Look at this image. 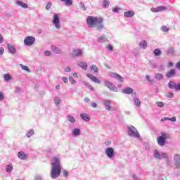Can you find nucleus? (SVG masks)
<instances>
[{
  "instance_id": "obj_1",
  "label": "nucleus",
  "mask_w": 180,
  "mask_h": 180,
  "mask_svg": "<svg viewBox=\"0 0 180 180\" xmlns=\"http://www.w3.org/2000/svg\"><path fill=\"white\" fill-rule=\"evenodd\" d=\"M88 27L90 29H92L95 27L97 23H99L100 22H103V19L102 18H98L94 16H89L86 19Z\"/></svg>"
},
{
  "instance_id": "obj_2",
  "label": "nucleus",
  "mask_w": 180,
  "mask_h": 180,
  "mask_svg": "<svg viewBox=\"0 0 180 180\" xmlns=\"http://www.w3.org/2000/svg\"><path fill=\"white\" fill-rule=\"evenodd\" d=\"M128 135L130 137H134V139H138V140H141L140 138V133L137 131V129L134 126L131 125L127 127Z\"/></svg>"
},
{
  "instance_id": "obj_3",
  "label": "nucleus",
  "mask_w": 180,
  "mask_h": 180,
  "mask_svg": "<svg viewBox=\"0 0 180 180\" xmlns=\"http://www.w3.org/2000/svg\"><path fill=\"white\" fill-rule=\"evenodd\" d=\"M171 139V136L167 133H161V136L158 137V144L160 147H164L165 146V143L167 140H169Z\"/></svg>"
},
{
  "instance_id": "obj_4",
  "label": "nucleus",
  "mask_w": 180,
  "mask_h": 180,
  "mask_svg": "<svg viewBox=\"0 0 180 180\" xmlns=\"http://www.w3.org/2000/svg\"><path fill=\"white\" fill-rule=\"evenodd\" d=\"M60 174H61V167L51 166L50 175L52 179H57V178L60 176Z\"/></svg>"
},
{
  "instance_id": "obj_5",
  "label": "nucleus",
  "mask_w": 180,
  "mask_h": 180,
  "mask_svg": "<svg viewBox=\"0 0 180 180\" xmlns=\"http://www.w3.org/2000/svg\"><path fill=\"white\" fill-rule=\"evenodd\" d=\"M52 23L57 30L61 28V23L60 22V16L57 13H53Z\"/></svg>"
},
{
  "instance_id": "obj_6",
  "label": "nucleus",
  "mask_w": 180,
  "mask_h": 180,
  "mask_svg": "<svg viewBox=\"0 0 180 180\" xmlns=\"http://www.w3.org/2000/svg\"><path fill=\"white\" fill-rule=\"evenodd\" d=\"M153 157L155 160H164V158H167V153L160 152L158 150H155L153 151Z\"/></svg>"
},
{
  "instance_id": "obj_7",
  "label": "nucleus",
  "mask_w": 180,
  "mask_h": 180,
  "mask_svg": "<svg viewBox=\"0 0 180 180\" xmlns=\"http://www.w3.org/2000/svg\"><path fill=\"white\" fill-rule=\"evenodd\" d=\"M51 167H61V157L60 155H54L52 158Z\"/></svg>"
},
{
  "instance_id": "obj_8",
  "label": "nucleus",
  "mask_w": 180,
  "mask_h": 180,
  "mask_svg": "<svg viewBox=\"0 0 180 180\" xmlns=\"http://www.w3.org/2000/svg\"><path fill=\"white\" fill-rule=\"evenodd\" d=\"M105 155L109 158L110 160H112L115 158V148L112 147H108L105 149Z\"/></svg>"
},
{
  "instance_id": "obj_9",
  "label": "nucleus",
  "mask_w": 180,
  "mask_h": 180,
  "mask_svg": "<svg viewBox=\"0 0 180 180\" xmlns=\"http://www.w3.org/2000/svg\"><path fill=\"white\" fill-rule=\"evenodd\" d=\"M34 41H36V38L32 36H28L24 39V44L25 46H33L34 44Z\"/></svg>"
},
{
  "instance_id": "obj_10",
  "label": "nucleus",
  "mask_w": 180,
  "mask_h": 180,
  "mask_svg": "<svg viewBox=\"0 0 180 180\" xmlns=\"http://www.w3.org/2000/svg\"><path fill=\"white\" fill-rule=\"evenodd\" d=\"M104 85L105 86L108 88V89H110V91H113L114 92H117V88L115 86V84H113V83L110 82V81L105 80Z\"/></svg>"
},
{
  "instance_id": "obj_11",
  "label": "nucleus",
  "mask_w": 180,
  "mask_h": 180,
  "mask_svg": "<svg viewBox=\"0 0 180 180\" xmlns=\"http://www.w3.org/2000/svg\"><path fill=\"white\" fill-rule=\"evenodd\" d=\"M132 98H133L134 105L135 106H137V108H140V106H141V101H140V98L137 97V94L132 93Z\"/></svg>"
},
{
  "instance_id": "obj_12",
  "label": "nucleus",
  "mask_w": 180,
  "mask_h": 180,
  "mask_svg": "<svg viewBox=\"0 0 180 180\" xmlns=\"http://www.w3.org/2000/svg\"><path fill=\"white\" fill-rule=\"evenodd\" d=\"M73 57H81L84 54V49H73Z\"/></svg>"
},
{
  "instance_id": "obj_13",
  "label": "nucleus",
  "mask_w": 180,
  "mask_h": 180,
  "mask_svg": "<svg viewBox=\"0 0 180 180\" xmlns=\"http://www.w3.org/2000/svg\"><path fill=\"white\" fill-rule=\"evenodd\" d=\"M176 75V70L175 69H170L165 75L166 78H174Z\"/></svg>"
},
{
  "instance_id": "obj_14",
  "label": "nucleus",
  "mask_w": 180,
  "mask_h": 180,
  "mask_svg": "<svg viewBox=\"0 0 180 180\" xmlns=\"http://www.w3.org/2000/svg\"><path fill=\"white\" fill-rule=\"evenodd\" d=\"M72 137L75 139V137H78L81 136V129L79 128H75L72 130L71 133Z\"/></svg>"
},
{
  "instance_id": "obj_15",
  "label": "nucleus",
  "mask_w": 180,
  "mask_h": 180,
  "mask_svg": "<svg viewBox=\"0 0 180 180\" xmlns=\"http://www.w3.org/2000/svg\"><path fill=\"white\" fill-rule=\"evenodd\" d=\"M174 165L176 168H180V155L175 154L174 156Z\"/></svg>"
},
{
  "instance_id": "obj_16",
  "label": "nucleus",
  "mask_w": 180,
  "mask_h": 180,
  "mask_svg": "<svg viewBox=\"0 0 180 180\" xmlns=\"http://www.w3.org/2000/svg\"><path fill=\"white\" fill-rule=\"evenodd\" d=\"M109 75L112 78H115V79H118L120 82H123V77H122V76L119 75L118 74L115 72H110Z\"/></svg>"
},
{
  "instance_id": "obj_17",
  "label": "nucleus",
  "mask_w": 180,
  "mask_h": 180,
  "mask_svg": "<svg viewBox=\"0 0 180 180\" xmlns=\"http://www.w3.org/2000/svg\"><path fill=\"white\" fill-rule=\"evenodd\" d=\"M77 64L78 67L83 70V71H86V70H88V64L86 63L83 61H78Z\"/></svg>"
},
{
  "instance_id": "obj_18",
  "label": "nucleus",
  "mask_w": 180,
  "mask_h": 180,
  "mask_svg": "<svg viewBox=\"0 0 180 180\" xmlns=\"http://www.w3.org/2000/svg\"><path fill=\"white\" fill-rule=\"evenodd\" d=\"M86 77L91 79L93 82H95V84H101V80L98 79V77L94 76L92 74H87Z\"/></svg>"
},
{
  "instance_id": "obj_19",
  "label": "nucleus",
  "mask_w": 180,
  "mask_h": 180,
  "mask_svg": "<svg viewBox=\"0 0 180 180\" xmlns=\"http://www.w3.org/2000/svg\"><path fill=\"white\" fill-rule=\"evenodd\" d=\"M7 49L10 54H15L16 47L11 44H7Z\"/></svg>"
},
{
  "instance_id": "obj_20",
  "label": "nucleus",
  "mask_w": 180,
  "mask_h": 180,
  "mask_svg": "<svg viewBox=\"0 0 180 180\" xmlns=\"http://www.w3.org/2000/svg\"><path fill=\"white\" fill-rule=\"evenodd\" d=\"M18 157L20 158V160H22V161H26L27 160V154L25 153L23 151H20L18 153Z\"/></svg>"
},
{
  "instance_id": "obj_21",
  "label": "nucleus",
  "mask_w": 180,
  "mask_h": 180,
  "mask_svg": "<svg viewBox=\"0 0 180 180\" xmlns=\"http://www.w3.org/2000/svg\"><path fill=\"white\" fill-rule=\"evenodd\" d=\"M133 91L131 87H127L122 89V94H125V95H130V94H131V96H133V94H136V92H133Z\"/></svg>"
},
{
  "instance_id": "obj_22",
  "label": "nucleus",
  "mask_w": 180,
  "mask_h": 180,
  "mask_svg": "<svg viewBox=\"0 0 180 180\" xmlns=\"http://www.w3.org/2000/svg\"><path fill=\"white\" fill-rule=\"evenodd\" d=\"M163 160H166V165H167V167H172L173 163H172V158L170 157L168 155V153H167V158H164Z\"/></svg>"
},
{
  "instance_id": "obj_23",
  "label": "nucleus",
  "mask_w": 180,
  "mask_h": 180,
  "mask_svg": "<svg viewBox=\"0 0 180 180\" xmlns=\"http://www.w3.org/2000/svg\"><path fill=\"white\" fill-rule=\"evenodd\" d=\"M167 9L166 6H160L157 8H151V11L156 13L157 12H162V11H165Z\"/></svg>"
},
{
  "instance_id": "obj_24",
  "label": "nucleus",
  "mask_w": 180,
  "mask_h": 180,
  "mask_svg": "<svg viewBox=\"0 0 180 180\" xmlns=\"http://www.w3.org/2000/svg\"><path fill=\"white\" fill-rule=\"evenodd\" d=\"M103 103L107 110H110V109H112V107L110 106L112 101L110 100H104Z\"/></svg>"
},
{
  "instance_id": "obj_25",
  "label": "nucleus",
  "mask_w": 180,
  "mask_h": 180,
  "mask_svg": "<svg viewBox=\"0 0 180 180\" xmlns=\"http://www.w3.org/2000/svg\"><path fill=\"white\" fill-rule=\"evenodd\" d=\"M51 51H53V53H55L56 54H61V53H63L61 49L55 46H51Z\"/></svg>"
},
{
  "instance_id": "obj_26",
  "label": "nucleus",
  "mask_w": 180,
  "mask_h": 180,
  "mask_svg": "<svg viewBox=\"0 0 180 180\" xmlns=\"http://www.w3.org/2000/svg\"><path fill=\"white\" fill-rule=\"evenodd\" d=\"M154 77L156 81H163L164 75L161 73H155Z\"/></svg>"
},
{
  "instance_id": "obj_27",
  "label": "nucleus",
  "mask_w": 180,
  "mask_h": 180,
  "mask_svg": "<svg viewBox=\"0 0 180 180\" xmlns=\"http://www.w3.org/2000/svg\"><path fill=\"white\" fill-rule=\"evenodd\" d=\"M3 78L6 82H9V81H12V76L9 73H6L3 75Z\"/></svg>"
},
{
  "instance_id": "obj_28",
  "label": "nucleus",
  "mask_w": 180,
  "mask_h": 180,
  "mask_svg": "<svg viewBox=\"0 0 180 180\" xmlns=\"http://www.w3.org/2000/svg\"><path fill=\"white\" fill-rule=\"evenodd\" d=\"M66 119L68 122H70V123H71L72 124H75V123L77 122V120H75V118L74 117H72V115H68L66 117Z\"/></svg>"
},
{
  "instance_id": "obj_29",
  "label": "nucleus",
  "mask_w": 180,
  "mask_h": 180,
  "mask_svg": "<svg viewBox=\"0 0 180 180\" xmlns=\"http://www.w3.org/2000/svg\"><path fill=\"white\" fill-rule=\"evenodd\" d=\"M95 27H96L97 30H99V32H101V30H103V29H105V25L102 24V22H100L96 23Z\"/></svg>"
},
{
  "instance_id": "obj_30",
  "label": "nucleus",
  "mask_w": 180,
  "mask_h": 180,
  "mask_svg": "<svg viewBox=\"0 0 180 180\" xmlns=\"http://www.w3.org/2000/svg\"><path fill=\"white\" fill-rule=\"evenodd\" d=\"M148 44H147V41H141L139 43V47L141 49H143V50H146V49L148 47Z\"/></svg>"
},
{
  "instance_id": "obj_31",
  "label": "nucleus",
  "mask_w": 180,
  "mask_h": 180,
  "mask_svg": "<svg viewBox=\"0 0 180 180\" xmlns=\"http://www.w3.org/2000/svg\"><path fill=\"white\" fill-rule=\"evenodd\" d=\"M124 16L125 18H133V16H134V12L131 11H127L124 13Z\"/></svg>"
},
{
  "instance_id": "obj_32",
  "label": "nucleus",
  "mask_w": 180,
  "mask_h": 180,
  "mask_svg": "<svg viewBox=\"0 0 180 180\" xmlns=\"http://www.w3.org/2000/svg\"><path fill=\"white\" fill-rule=\"evenodd\" d=\"M16 4L18 5V6H21V8H23L24 9H27V8H29L27 4L20 1H17Z\"/></svg>"
},
{
  "instance_id": "obj_33",
  "label": "nucleus",
  "mask_w": 180,
  "mask_h": 180,
  "mask_svg": "<svg viewBox=\"0 0 180 180\" xmlns=\"http://www.w3.org/2000/svg\"><path fill=\"white\" fill-rule=\"evenodd\" d=\"M89 70H90V71L94 72V74H97L98 68V66H96V65H91L89 67Z\"/></svg>"
},
{
  "instance_id": "obj_34",
  "label": "nucleus",
  "mask_w": 180,
  "mask_h": 180,
  "mask_svg": "<svg viewBox=\"0 0 180 180\" xmlns=\"http://www.w3.org/2000/svg\"><path fill=\"white\" fill-rule=\"evenodd\" d=\"M176 87V82H174V81H170L168 83V88H169V89H174Z\"/></svg>"
},
{
  "instance_id": "obj_35",
  "label": "nucleus",
  "mask_w": 180,
  "mask_h": 180,
  "mask_svg": "<svg viewBox=\"0 0 180 180\" xmlns=\"http://www.w3.org/2000/svg\"><path fill=\"white\" fill-rule=\"evenodd\" d=\"M106 40L108 39H106V36L105 35H102L101 37H99L97 39V41H98V43H105Z\"/></svg>"
},
{
  "instance_id": "obj_36",
  "label": "nucleus",
  "mask_w": 180,
  "mask_h": 180,
  "mask_svg": "<svg viewBox=\"0 0 180 180\" xmlns=\"http://www.w3.org/2000/svg\"><path fill=\"white\" fill-rule=\"evenodd\" d=\"M162 122H167V120H171V122H176V117H172L169 118L168 117L162 118Z\"/></svg>"
},
{
  "instance_id": "obj_37",
  "label": "nucleus",
  "mask_w": 180,
  "mask_h": 180,
  "mask_svg": "<svg viewBox=\"0 0 180 180\" xmlns=\"http://www.w3.org/2000/svg\"><path fill=\"white\" fill-rule=\"evenodd\" d=\"M6 171L8 174H11L13 171V166L12 165H8L6 168Z\"/></svg>"
},
{
  "instance_id": "obj_38",
  "label": "nucleus",
  "mask_w": 180,
  "mask_h": 180,
  "mask_svg": "<svg viewBox=\"0 0 180 180\" xmlns=\"http://www.w3.org/2000/svg\"><path fill=\"white\" fill-rule=\"evenodd\" d=\"M53 101H54V103L55 105H56V106H58V105H60V103H61V98L60 97H54L53 98Z\"/></svg>"
},
{
  "instance_id": "obj_39",
  "label": "nucleus",
  "mask_w": 180,
  "mask_h": 180,
  "mask_svg": "<svg viewBox=\"0 0 180 180\" xmlns=\"http://www.w3.org/2000/svg\"><path fill=\"white\" fill-rule=\"evenodd\" d=\"M80 117L83 120H85V122H89V116H88V115H86V114H81Z\"/></svg>"
},
{
  "instance_id": "obj_40",
  "label": "nucleus",
  "mask_w": 180,
  "mask_h": 180,
  "mask_svg": "<svg viewBox=\"0 0 180 180\" xmlns=\"http://www.w3.org/2000/svg\"><path fill=\"white\" fill-rule=\"evenodd\" d=\"M61 2H65V5L67 6H71L72 5V0H60Z\"/></svg>"
},
{
  "instance_id": "obj_41",
  "label": "nucleus",
  "mask_w": 180,
  "mask_h": 180,
  "mask_svg": "<svg viewBox=\"0 0 180 180\" xmlns=\"http://www.w3.org/2000/svg\"><path fill=\"white\" fill-rule=\"evenodd\" d=\"M27 137H32V136H34V130L33 129H30L27 134H26Z\"/></svg>"
},
{
  "instance_id": "obj_42",
  "label": "nucleus",
  "mask_w": 180,
  "mask_h": 180,
  "mask_svg": "<svg viewBox=\"0 0 180 180\" xmlns=\"http://www.w3.org/2000/svg\"><path fill=\"white\" fill-rule=\"evenodd\" d=\"M20 67H21L22 70H23V71H27V72H30V70L29 69V68L23 64H20Z\"/></svg>"
},
{
  "instance_id": "obj_43",
  "label": "nucleus",
  "mask_w": 180,
  "mask_h": 180,
  "mask_svg": "<svg viewBox=\"0 0 180 180\" xmlns=\"http://www.w3.org/2000/svg\"><path fill=\"white\" fill-rule=\"evenodd\" d=\"M161 49H156L154 50L153 51V54H155V56H156V57H158V56H160L161 54Z\"/></svg>"
},
{
  "instance_id": "obj_44",
  "label": "nucleus",
  "mask_w": 180,
  "mask_h": 180,
  "mask_svg": "<svg viewBox=\"0 0 180 180\" xmlns=\"http://www.w3.org/2000/svg\"><path fill=\"white\" fill-rule=\"evenodd\" d=\"M83 84L85 85V86H87V88H89V89H91V91H94V87H92V86L88 83L87 82H83Z\"/></svg>"
},
{
  "instance_id": "obj_45",
  "label": "nucleus",
  "mask_w": 180,
  "mask_h": 180,
  "mask_svg": "<svg viewBox=\"0 0 180 180\" xmlns=\"http://www.w3.org/2000/svg\"><path fill=\"white\" fill-rule=\"evenodd\" d=\"M146 79L149 82V84H153L154 82V79H151V77L150 75H146Z\"/></svg>"
},
{
  "instance_id": "obj_46",
  "label": "nucleus",
  "mask_w": 180,
  "mask_h": 180,
  "mask_svg": "<svg viewBox=\"0 0 180 180\" xmlns=\"http://www.w3.org/2000/svg\"><path fill=\"white\" fill-rule=\"evenodd\" d=\"M110 4V3L108 0H104L103 1V8H108V6H109Z\"/></svg>"
},
{
  "instance_id": "obj_47",
  "label": "nucleus",
  "mask_w": 180,
  "mask_h": 180,
  "mask_svg": "<svg viewBox=\"0 0 180 180\" xmlns=\"http://www.w3.org/2000/svg\"><path fill=\"white\" fill-rule=\"evenodd\" d=\"M69 81L72 85H75V84H77V81H75V79H74V77H72V76L69 77Z\"/></svg>"
},
{
  "instance_id": "obj_48",
  "label": "nucleus",
  "mask_w": 180,
  "mask_h": 180,
  "mask_svg": "<svg viewBox=\"0 0 180 180\" xmlns=\"http://www.w3.org/2000/svg\"><path fill=\"white\" fill-rule=\"evenodd\" d=\"M167 54H174L175 52L172 48H169L167 51Z\"/></svg>"
},
{
  "instance_id": "obj_49",
  "label": "nucleus",
  "mask_w": 180,
  "mask_h": 180,
  "mask_svg": "<svg viewBox=\"0 0 180 180\" xmlns=\"http://www.w3.org/2000/svg\"><path fill=\"white\" fill-rule=\"evenodd\" d=\"M165 96L167 98H174V93L171 92V91H169L166 95Z\"/></svg>"
},
{
  "instance_id": "obj_50",
  "label": "nucleus",
  "mask_w": 180,
  "mask_h": 180,
  "mask_svg": "<svg viewBox=\"0 0 180 180\" xmlns=\"http://www.w3.org/2000/svg\"><path fill=\"white\" fill-rule=\"evenodd\" d=\"M161 30L162 32H169V28H168V27H167V26H162L161 27Z\"/></svg>"
},
{
  "instance_id": "obj_51",
  "label": "nucleus",
  "mask_w": 180,
  "mask_h": 180,
  "mask_svg": "<svg viewBox=\"0 0 180 180\" xmlns=\"http://www.w3.org/2000/svg\"><path fill=\"white\" fill-rule=\"evenodd\" d=\"M79 6L82 10L86 11V7H85V4H82V2L79 3Z\"/></svg>"
},
{
  "instance_id": "obj_52",
  "label": "nucleus",
  "mask_w": 180,
  "mask_h": 180,
  "mask_svg": "<svg viewBox=\"0 0 180 180\" xmlns=\"http://www.w3.org/2000/svg\"><path fill=\"white\" fill-rule=\"evenodd\" d=\"M157 106H158V108H164V103L159 101L156 103Z\"/></svg>"
},
{
  "instance_id": "obj_53",
  "label": "nucleus",
  "mask_w": 180,
  "mask_h": 180,
  "mask_svg": "<svg viewBox=\"0 0 180 180\" xmlns=\"http://www.w3.org/2000/svg\"><path fill=\"white\" fill-rule=\"evenodd\" d=\"M15 94H20V92H22V89H20V87H15Z\"/></svg>"
},
{
  "instance_id": "obj_54",
  "label": "nucleus",
  "mask_w": 180,
  "mask_h": 180,
  "mask_svg": "<svg viewBox=\"0 0 180 180\" xmlns=\"http://www.w3.org/2000/svg\"><path fill=\"white\" fill-rule=\"evenodd\" d=\"M119 11H120V8L119 7H115L112 8V12H114V13H117V12H119Z\"/></svg>"
},
{
  "instance_id": "obj_55",
  "label": "nucleus",
  "mask_w": 180,
  "mask_h": 180,
  "mask_svg": "<svg viewBox=\"0 0 180 180\" xmlns=\"http://www.w3.org/2000/svg\"><path fill=\"white\" fill-rule=\"evenodd\" d=\"M51 8V2H49V3L46 4V11H50Z\"/></svg>"
},
{
  "instance_id": "obj_56",
  "label": "nucleus",
  "mask_w": 180,
  "mask_h": 180,
  "mask_svg": "<svg viewBox=\"0 0 180 180\" xmlns=\"http://www.w3.org/2000/svg\"><path fill=\"white\" fill-rule=\"evenodd\" d=\"M4 99H5V96L2 91H0V101H4Z\"/></svg>"
},
{
  "instance_id": "obj_57",
  "label": "nucleus",
  "mask_w": 180,
  "mask_h": 180,
  "mask_svg": "<svg viewBox=\"0 0 180 180\" xmlns=\"http://www.w3.org/2000/svg\"><path fill=\"white\" fill-rule=\"evenodd\" d=\"M44 56H46V57H50V56H51V52L49 51H46L44 53Z\"/></svg>"
},
{
  "instance_id": "obj_58",
  "label": "nucleus",
  "mask_w": 180,
  "mask_h": 180,
  "mask_svg": "<svg viewBox=\"0 0 180 180\" xmlns=\"http://www.w3.org/2000/svg\"><path fill=\"white\" fill-rule=\"evenodd\" d=\"M107 49H108L109 51H113V46L109 44V45L107 46Z\"/></svg>"
},
{
  "instance_id": "obj_59",
  "label": "nucleus",
  "mask_w": 180,
  "mask_h": 180,
  "mask_svg": "<svg viewBox=\"0 0 180 180\" xmlns=\"http://www.w3.org/2000/svg\"><path fill=\"white\" fill-rule=\"evenodd\" d=\"M64 71L65 72H71V68L70 67L65 68Z\"/></svg>"
},
{
  "instance_id": "obj_60",
  "label": "nucleus",
  "mask_w": 180,
  "mask_h": 180,
  "mask_svg": "<svg viewBox=\"0 0 180 180\" xmlns=\"http://www.w3.org/2000/svg\"><path fill=\"white\" fill-rule=\"evenodd\" d=\"M63 176H64L65 178H67V176H68V171L64 170V171L63 172Z\"/></svg>"
},
{
  "instance_id": "obj_61",
  "label": "nucleus",
  "mask_w": 180,
  "mask_h": 180,
  "mask_svg": "<svg viewBox=\"0 0 180 180\" xmlns=\"http://www.w3.org/2000/svg\"><path fill=\"white\" fill-rule=\"evenodd\" d=\"M133 54L135 56V57H137V56H139V51L136 50V49H134L133 51H132Z\"/></svg>"
},
{
  "instance_id": "obj_62",
  "label": "nucleus",
  "mask_w": 180,
  "mask_h": 180,
  "mask_svg": "<svg viewBox=\"0 0 180 180\" xmlns=\"http://www.w3.org/2000/svg\"><path fill=\"white\" fill-rule=\"evenodd\" d=\"M62 81H63V82L65 84H67L68 82V78L65 77H62Z\"/></svg>"
},
{
  "instance_id": "obj_63",
  "label": "nucleus",
  "mask_w": 180,
  "mask_h": 180,
  "mask_svg": "<svg viewBox=\"0 0 180 180\" xmlns=\"http://www.w3.org/2000/svg\"><path fill=\"white\" fill-rule=\"evenodd\" d=\"M132 178H133L134 180H139V177L136 174H133Z\"/></svg>"
},
{
  "instance_id": "obj_64",
  "label": "nucleus",
  "mask_w": 180,
  "mask_h": 180,
  "mask_svg": "<svg viewBox=\"0 0 180 180\" xmlns=\"http://www.w3.org/2000/svg\"><path fill=\"white\" fill-rule=\"evenodd\" d=\"M176 68H177V70H180V61L176 64Z\"/></svg>"
}]
</instances>
